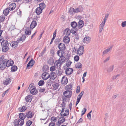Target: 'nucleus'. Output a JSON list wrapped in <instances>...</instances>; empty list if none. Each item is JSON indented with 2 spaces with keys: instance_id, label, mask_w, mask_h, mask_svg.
Instances as JSON below:
<instances>
[{
  "instance_id": "e2e57ef3",
  "label": "nucleus",
  "mask_w": 126,
  "mask_h": 126,
  "mask_svg": "<svg viewBox=\"0 0 126 126\" xmlns=\"http://www.w3.org/2000/svg\"><path fill=\"white\" fill-rule=\"evenodd\" d=\"M121 26L123 27H126V21L123 22L121 24Z\"/></svg>"
},
{
  "instance_id": "b1692460",
  "label": "nucleus",
  "mask_w": 126,
  "mask_h": 126,
  "mask_svg": "<svg viewBox=\"0 0 126 126\" xmlns=\"http://www.w3.org/2000/svg\"><path fill=\"white\" fill-rule=\"evenodd\" d=\"M65 120V119L64 117H60L58 120V124L59 125H60L61 124L64 122Z\"/></svg>"
},
{
  "instance_id": "c03bdc74",
  "label": "nucleus",
  "mask_w": 126,
  "mask_h": 126,
  "mask_svg": "<svg viewBox=\"0 0 126 126\" xmlns=\"http://www.w3.org/2000/svg\"><path fill=\"white\" fill-rule=\"evenodd\" d=\"M18 124L21 126H22L24 124V120L23 119H19L18 120Z\"/></svg>"
},
{
  "instance_id": "ea45409f",
  "label": "nucleus",
  "mask_w": 126,
  "mask_h": 126,
  "mask_svg": "<svg viewBox=\"0 0 126 126\" xmlns=\"http://www.w3.org/2000/svg\"><path fill=\"white\" fill-rule=\"evenodd\" d=\"M9 49V47L8 46L2 47V49L3 52H5L7 51Z\"/></svg>"
},
{
  "instance_id": "bb28decb",
  "label": "nucleus",
  "mask_w": 126,
  "mask_h": 126,
  "mask_svg": "<svg viewBox=\"0 0 126 126\" xmlns=\"http://www.w3.org/2000/svg\"><path fill=\"white\" fill-rule=\"evenodd\" d=\"M72 88V86L70 84H68L65 87V89L66 90V91H71Z\"/></svg>"
},
{
  "instance_id": "f257e3e1",
  "label": "nucleus",
  "mask_w": 126,
  "mask_h": 126,
  "mask_svg": "<svg viewBox=\"0 0 126 126\" xmlns=\"http://www.w3.org/2000/svg\"><path fill=\"white\" fill-rule=\"evenodd\" d=\"M66 61V58L64 56L60 57V58L56 61L54 63L55 67L60 69L62 65Z\"/></svg>"
},
{
  "instance_id": "4be33fe9",
  "label": "nucleus",
  "mask_w": 126,
  "mask_h": 126,
  "mask_svg": "<svg viewBox=\"0 0 126 126\" xmlns=\"http://www.w3.org/2000/svg\"><path fill=\"white\" fill-rule=\"evenodd\" d=\"M91 41V38L88 36L85 37L83 39L84 42L86 43L90 42Z\"/></svg>"
},
{
  "instance_id": "58836bf2",
  "label": "nucleus",
  "mask_w": 126,
  "mask_h": 126,
  "mask_svg": "<svg viewBox=\"0 0 126 126\" xmlns=\"http://www.w3.org/2000/svg\"><path fill=\"white\" fill-rule=\"evenodd\" d=\"M82 64L80 62H78L76 64L75 67L76 68H80L82 67Z\"/></svg>"
},
{
  "instance_id": "052dcab7",
  "label": "nucleus",
  "mask_w": 126,
  "mask_h": 126,
  "mask_svg": "<svg viewBox=\"0 0 126 126\" xmlns=\"http://www.w3.org/2000/svg\"><path fill=\"white\" fill-rule=\"evenodd\" d=\"M5 19L4 16H0V22H3Z\"/></svg>"
},
{
  "instance_id": "dca6fc26",
  "label": "nucleus",
  "mask_w": 126,
  "mask_h": 126,
  "mask_svg": "<svg viewBox=\"0 0 126 126\" xmlns=\"http://www.w3.org/2000/svg\"><path fill=\"white\" fill-rule=\"evenodd\" d=\"M16 5L15 3H12L10 4L9 7V9L10 10H13L16 7Z\"/></svg>"
},
{
  "instance_id": "72a5a7b5",
  "label": "nucleus",
  "mask_w": 126,
  "mask_h": 126,
  "mask_svg": "<svg viewBox=\"0 0 126 126\" xmlns=\"http://www.w3.org/2000/svg\"><path fill=\"white\" fill-rule=\"evenodd\" d=\"M59 85V84L57 83H54L53 85V89L54 90L57 89Z\"/></svg>"
},
{
  "instance_id": "49530a36",
  "label": "nucleus",
  "mask_w": 126,
  "mask_h": 126,
  "mask_svg": "<svg viewBox=\"0 0 126 126\" xmlns=\"http://www.w3.org/2000/svg\"><path fill=\"white\" fill-rule=\"evenodd\" d=\"M57 120V119L54 116H52L51 118V122L54 123L56 122Z\"/></svg>"
},
{
  "instance_id": "a878e982",
  "label": "nucleus",
  "mask_w": 126,
  "mask_h": 126,
  "mask_svg": "<svg viewBox=\"0 0 126 126\" xmlns=\"http://www.w3.org/2000/svg\"><path fill=\"white\" fill-rule=\"evenodd\" d=\"M84 22L83 21L80 20L78 23V27L79 28H80L83 26Z\"/></svg>"
},
{
  "instance_id": "a19ab883",
  "label": "nucleus",
  "mask_w": 126,
  "mask_h": 126,
  "mask_svg": "<svg viewBox=\"0 0 126 126\" xmlns=\"http://www.w3.org/2000/svg\"><path fill=\"white\" fill-rule=\"evenodd\" d=\"M48 70V67L46 65H44L42 69V70L43 71H46Z\"/></svg>"
},
{
  "instance_id": "2f4dec72",
  "label": "nucleus",
  "mask_w": 126,
  "mask_h": 126,
  "mask_svg": "<svg viewBox=\"0 0 126 126\" xmlns=\"http://www.w3.org/2000/svg\"><path fill=\"white\" fill-rule=\"evenodd\" d=\"M42 10L41 9L38 7L36 9V13L37 15H39L42 13Z\"/></svg>"
},
{
  "instance_id": "aec40b11",
  "label": "nucleus",
  "mask_w": 126,
  "mask_h": 126,
  "mask_svg": "<svg viewBox=\"0 0 126 126\" xmlns=\"http://www.w3.org/2000/svg\"><path fill=\"white\" fill-rule=\"evenodd\" d=\"M108 18L107 16H105L104 18L103 19V20L102 22L101 23L99 27L103 28V27L104 26L105 23L107 20Z\"/></svg>"
},
{
  "instance_id": "4c0bfd02",
  "label": "nucleus",
  "mask_w": 126,
  "mask_h": 126,
  "mask_svg": "<svg viewBox=\"0 0 126 126\" xmlns=\"http://www.w3.org/2000/svg\"><path fill=\"white\" fill-rule=\"evenodd\" d=\"M71 26L72 27V28H76L77 26V23L75 22H73L71 23Z\"/></svg>"
},
{
  "instance_id": "ddd939ff",
  "label": "nucleus",
  "mask_w": 126,
  "mask_h": 126,
  "mask_svg": "<svg viewBox=\"0 0 126 126\" xmlns=\"http://www.w3.org/2000/svg\"><path fill=\"white\" fill-rule=\"evenodd\" d=\"M6 62H0V69L1 70H4L6 67L7 65Z\"/></svg>"
},
{
  "instance_id": "6e6d98bb",
  "label": "nucleus",
  "mask_w": 126,
  "mask_h": 126,
  "mask_svg": "<svg viewBox=\"0 0 126 126\" xmlns=\"http://www.w3.org/2000/svg\"><path fill=\"white\" fill-rule=\"evenodd\" d=\"M87 109L85 108H84L83 109L82 111H81V115L82 116L83 115H84L86 112V111Z\"/></svg>"
},
{
  "instance_id": "7c9ffc66",
  "label": "nucleus",
  "mask_w": 126,
  "mask_h": 126,
  "mask_svg": "<svg viewBox=\"0 0 126 126\" xmlns=\"http://www.w3.org/2000/svg\"><path fill=\"white\" fill-rule=\"evenodd\" d=\"M39 6V8L41 9L42 10H43L46 7V6L44 3L42 2L40 4Z\"/></svg>"
},
{
  "instance_id": "20e7f679",
  "label": "nucleus",
  "mask_w": 126,
  "mask_h": 126,
  "mask_svg": "<svg viewBox=\"0 0 126 126\" xmlns=\"http://www.w3.org/2000/svg\"><path fill=\"white\" fill-rule=\"evenodd\" d=\"M69 113V111L68 109L65 108H62V110L61 113L62 116H66L68 115Z\"/></svg>"
},
{
  "instance_id": "f3484780",
  "label": "nucleus",
  "mask_w": 126,
  "mask_h": 126,
  "mask_svg": "<svg viewBox=\"0 0 126 126\" xmlns=\"http://www.w3.org/2000/svg\"><path fill=\"white\" fill-rule=\"evenodd\" d=\"M30 28L29 27H27L25 30V33L26 34L28 35H30L31 34V31Z\"/></svg>"
},
{
  "instance_id": "7ed1b4c3",
  "label": "nucleus",
  "mask_w": 126,
  "mask_h": 126,
  "mask_svg": "<svg viewBox=\"0 0 126 126\" xmlns=\"http://www.w3.org/2000/svg\"><path fill=\"white\" fill-rule=\"evenodd\" d=\"M84 47L83 46H80L77 50V54L79 56L82 55L84 52Z\"/></svg>"
},
{
  "instance_id": "3c124183",
  "label": "nucleus",
  "mask_w": 126,
  "mask_h": 126,
  "mask_svg": "<svg viewBox=\"0 0 126 126\" xmlns=\"http://www.w3.org/2000/svg\"><path fill=\"white\" fill-rule=\"evenodd\" d=\"M82 97L78 95L77 98V101L76 102V105L78 104L80 100Z\"/></svg>"
},
{
  "instance_id": "f704fd0d",
  "label": "nucleus",
  "mask_w": 126,
  "mask_h": 126,
  "mask_svg": "<svg viewBox=\"0 0 126 126\" xmlns=\"http://www.w3.org/2000/svg\"><path fill=\"white\" fill-rule=\"evenodd\" d=\"M5 56L3 55L0 57V62H6L7 59H5Z\"/></svg>"
},
{
  "instance_id": "5701e85b",
  "label": "nucleus",
  "mask_w": 126,
  "mask_h": 126,
  "mask_svg": "<svg viewBox=\"0 0 126 126\" xmlns=\"http://www.w3.org/2000/svg\"><path fill=\"white\" fill-rule=\"evenodd\" d=\"M71 32V31H70L68 28H66L65 29L64 31V32L65 34L66 35V36H69Z\"/></svg>"
},
{
  "instance_id": "a211bd4d",
  "label": "nucleus",
  "mask_w": 126,
  "mask_h": 126,
  "mask_svg": "<svg viewBox=\"0 0 126 126\" xmlns=\"http://www.w3.org/2000/svg\"><path fill=\"white\" fill-rule=\"evenodd\" d=\"M70 41L69 37L68 36H65L63 38V41L65 44L68 43Z\"/></svg>"
},
{
  "instance_id": "473e14b6",
  "label": "nucleus",
  "mask_w": 126,
  "mask_h": 126,
  "mask_svg": "<svg viewBox=\"0 0 126 126\" xmlns=\"http://www.w3.org/2000/svg\"><path fill=\"white\" fill-rule=\"evenodd\" d=\"M75 9L72 7H70L69 11V13L70 14H73L76 13H75Z\"/></svg>"
},
{
  "instance_id": "864d4df0",
  "label": "nucleus",
  "mask_w": 126,
  "mask_h": 126,
  "mask_svg": "<svg viewBox=\"0 0 126 126\" xmlns=\"http://www.w3.org/2000/svg\"><path fill=\"white\" fill-rule=\"evenodd\" d=\"M55 67L54 66H52L50 68V70L51 71H55L56 70Z\"/></svg>"
},
{
  "instance_id": "423d86ee",
  "label": "nucleus",
  "mask_w": 126,
  "mask_h": 126,
  "mask_svg": "<svg viewBox=\"0 0 126 126\" xmlns=\"http://www.w3.org/2000/svg\"><path fill=\"white\" fill-rule=\"evenodd\" d=\"M63 94L67 98H70L72 95V91H66L63 92Z\"/></svg>"
},
{
  "instance_id": "09e8293b",
  "label": "nucleus",
  "mask_w": 126,
  "mask_h": 126,
  "mask_svg": "<svg viewBox=\"0 0 126 126\" xmlns=\"http://www.w3.org/2000/svg\"><path fill=\"white\" fill-rule=\"evenodd\" d=\"M72 63V62L69 60H68L66 62V65L67 67H68L70 66Z\"/></svg>"
},
{
  "instance_id": "603ef678",
  "label": "nucleus",
  "mask_w": 126,
  "mask_h": 126,
  "mask_svg": "<svg viewBox=\"0 0 126 126\" xmlns=\"http://www.w3.org/2000/svg\"><path fill=\"white\" fill-rule=\"evenodd\" d=\"M44 83V80H40L38 82V85L39 86L43 85Z\"/></svg>"
},
{
  "instance_id": "f03ea898",
  "label": "nucleus",
  "mask_w": 126,
  "mask_h": 126,
  "mask_svg": "<svg viewBox=\"0 0 126 126\" xmlns=\"http://www.w3.org/2000/svg\"><path fill=\"white\" fill-rule=\"evenodd\" d=\"M29 90H30V93L32 95H35L38 93V91L35 87L34 86V84L33 83L31 84L28 88Z\"/></svg>"
},
{
  "instance_id": "9b49d317",
  "label": "nucleus",
  "mask_w": 126,
  "mask_h": 126,
  "mask_svg": "<svg viewBox=\"0 0 126 126\" xmlns=\"http://www.w3.org/2000/svg\"><path fill=\"white\" fill-rule=\"evenodd\" d=\"M59 48L61 50H64L65 49V45L63 43H61L58 46Z\"/></svg>"
},
{
  "instance_id": "de8ad7c7",
  "label": "nucleus",
  "mask_w": 126,
  "mask_h": 126,
  "mask_svg": "<svg viewBox=\"0 0 126 126\" xmlns=\"http://www.w3.org/2000/svg\"><path fill=\"white\" fill-rule=\"evenodd\" d=\"M79 57L77 55H75L74 57V59L75 61L78 62L79 59Z\"/></svg>"
},
{
  "instance_id": "c9c22d12",
  "label": "nucleus",
  "mask_w": 126,
  "mask_h": 126,
  "mask_svg": "<svg viewBox=\"0 0 126 126\" xmlns=\"http://www.w3.org/2000/svg\"><path fill=\"white\" fill-rule=\"evenodd\" d=\"M9 9L7 8L3 11V13L5 16H7L8 15L9 12Z\"/></svg>"
},
{
  "instance_id": "0e129e2a",
  "label": "nucleus",
  "mask_w": 126,
  "mask_h": 126,
  "mask_svg": "<svg viewBox=\"0 0 126 126\" xmlns=\"http://www.w3.org/2000/svg\"><path fill=\"white\" fill-rule=\"evenodd\" d=\"M61 107L62 108H65L66 104L65 102H63L61 104Z\"/></svg>"
},
{
  "instance_id": "37998d69",
  "label": "nucleus",
  "mask_w": 126,
  "mask_h": 126,
  "mask_svg": "<svg viewBox=\"0 0 126 126\" xmlns=\"http://www.w3.org/2000/svg\"><path fill=\"white\" fill-rule=\"evenodd\" d=\"M47 49V47H45L43 51L40 54L39 56L41 57L46 52Z\"/></svg>"
},
{
  "instance_id": "13d9d810",
  "label": "nucleus",
  "mask_w": 126,
  "mask_h": 126,
  "mask_svg": "<svg viewBox=\"0 0 126 126\" xmlns=\"http://www.w3.org/2000/svg\"><path fill=\"white\" fill-rule=\"evenodd\" d=\"M63 73V70L61 69H59L58 70V74L59 75H61Z\"/></svg>"
},
{
  "instance_id": "9d476101",
  "label": "nucleus",
  "mask_w": 126,
  "mask_h": 126,
  "mask_svg": "<svg viewBox=\"0 0 126 126\" xmlns=\"http://www.w3.org/2000/svg\"><path fill=\"white\" fill-rule=\"evenodd\" d=\"M75 13H77L81 12L83 10V8L82 6L80 5L75 9Z\"/></svg>"
},
{
  "instance_id": "6e6552de",
  "label": "nucleus",
  "mask_w": 126,
  "mask_h": 126,
  "mask_svg": "<svg viewBox=\"0 0 126 126\" xmlns=\"http://www.w3.org/2000/svg\"><path fill=\"white\" fill-rule=\"evenodd\" d=\"M50 77V75L47 72H44L42 75V78L44 80H46L48 79Z\"/></svg>"
},
{
  "instance_id": "774afa93",
  "label": "nucleus",
  "mask_w": 126,
  "mask_h": 126,
  "mask_svg": "<svg viewBox=\"0 0 126 126\" xmlns=\"http://www.w3.org/2000/svg\"><path fill=\"white\" fill-rule=\"evenodd\" d=\"M49 126H55V125L53 122H51L49 123Z\"/></svg>"
},
{
  "instance_id": "4468645a",
  "label": "nucleus",
  "mask_w": 126,
  "mask_h": 126,
  "mask_svg": "<svg viewBox=\"0 0 126 126\" xmlns=\"http://www.w3.org/2000/svg\"><path fill=\"white\" fill-rule=\"evenodd\" d=\"M10 45L13 48H15L18 46V44L16 41H13L11 42Z\"/></svg>"
},
{
  "instance_id": "69168bd1",
  "label": "nucleus",
  "mask_w": 126,
  "mask_h": 126,
  "mask_svg": "<svg viewBox=\"0 0 126 126\" xmlns=\"http://www.w3.org/2000/svg\"><path fill=\"white\" fill-rule=\"evenodd\" d=\"M32 0H23V2L25 3H29V2H31Z\"/></svg>"
},
{
  "instance_id": "412c9836",
  "label": "nucleus",
  "mask_w": 126,
  "mask_h": 126,
  "mask_svg": "<svg viewBox=\"0 0 126 126\" xmlns=\"http://www.w3.org/2000/svg\"><path fill=\"white\" fill-rule=\"evenodd\" d=\"M32 99V96L31 95H29L26 96L25 99L27 102H31Z\"/></svg>"
},
{
  "instance_id": "6ab92c4d",
  "label": "nucleus",
  "mask_w": 126,
  "mask_h": 126,
  "mask_svg": "<svg viewBox=\"0 0 126 126\" xmlns=\"http://www.w3.org/2000/svg\"><path fill=\"white\" fill-rule=\"evenodd\" d=\"M34 114L31 111H29L26 114V116L28 118H30L33 116Z\"/></svg>"
},
{
  "instance_id": "5fc2aeb1",
  "label": "nucleus",
  "mask_w": 126,
  "mask_h": 126,
  "mask_svg": "<svg viewBox=\"0 0 126 126\" xmlns=\"http://www.w3.org/2000/svg\"><path fill=\"white\" fill-rule=\"evenodd\" d=\"M32 123L31 121L29 120L26 123V125L28 126H30L32 124Z\"/></svg>"
},
{
  "instance_id": "0eeeda50",
  "label": "nucleus",
  "mask_w": 126,
  "mask_h": 126,
  "mask_svg": "<svg viewBox=\"0 0 126 126\" xmlns=\"http://www.w3.org/2000/svg\"><path fill=\"white\" fill-rule=\"evenodd\" d=\"M34 61L33 60V59H32L27 65V69L32 68L34 64Z\"/></svg>"
},
{
  "instance_id": "cd10ccee",
  "label": "nucleus",
  "mask_w": 126,
  "mask_h": 126,
  "mask_svg": "<svg viewBox=\"0 0 126 126\" xmlns=\"http://www.w3.org/2000/svg\"><path fill=\"white\" fill-rule=\"evenodd\" d=\"M27 109L26 107L25 106L20 107L18 108V110L20 112H24Z\"/></svg>"
},
{
  "instance_id": "1a4fd4ad",
  "label": "nucleus",
  "mask_w": 126,
  "mask_h": 126,
  "mask_svg": "<svg viewBox=\"0 0 126 126\" xmlns=\"http://www.w3.org/2000/svg\"><path fill=\"white\" fill-rule=\"evenodd\" d=\"M6 63L7 67H8L12 65L14 63L13 61L12 60H9L8 61L7 60Z\"/></svg>"
},
{
  "instance_id": "a18cd8bd",
  "label": "nucleus",
  "mask_w": 126,
  "mask_h": 126,
  "mask_svg": "<svg viewBox=\"0 0 126 126\" xmlns=\"http://www.w3.org/2000/svg\"><path fill=\"white\" fill-rule=\"evenodd\" d=\"M17 69V67L16 66H14L11 67V71L12 72L16 71Z\"/></svg>"
},
{
  "instance_id": "2eb2a0df",
  "label": "nucleus",
  "mask_w": 126,
  "mask_h": 126,
  "mask_svg": "<svg viewBox=\"0 0 126 126\" xmlns=\"http://www.w3.org/2000/svg\"><path fill=\"white\" fill-rule=\"evenodd\" d=\"M37 24L36 22L35 21H33L31 23L30 28L31 29H32L34 28L36 26Z\"/></svg>"
},
{
  "instance_id": "c756f323",
  "label": "nucleus",
  "mask_w": 126,
  "mask_h": 126,
  "mask_svg": "<svg viewBox=\"0 0 126 126\" xmlns=\"http://www.w3.org/2000/svg\"><path fill=\"white\" fill-rule=\"evenodd\" d=\"M8 43L7 41L4 40L1 43V45L2 47L8 46Z\"/></svg>"
},
{
  "instance_id": "338daca9",
  "label": "nucleus",
  "mask_w": 126,
  "mask_h": 126,
  "mask_svg": "<svg viewBox=\"0 0 126 126\" xmlns=\"http://www.w3.org/2000/svg\"><path fill=\"white\" fill-rule=\"evenodd\" d=\"M10 82V80L8 79H6L5 80L4 83L6 85L8 84Z\"/></svg>"
},
{
  "instance_id": "f8f14e48",
  "label": "nucleus",
  "mask_w": 126,
  "mask_h": 126,
  "mask_svg": "<svg viewBox=\"0 0 126 126\" xmlns=\"http://www.w3.org/2000/svg\"><path fill=\"white\" fill-rule=\"evenodd\" d=\"M73 72V69L71 68H67L65 71V73L67 75H71Z\"/></svg>"
},
{
  "instance_id": "bf43d9fd",
  "label": "nucleus",
  "mask_w": 126,
  "mask_h": 126,
  "mask_svg": "<svg viewBox=\"0 0 126 126\" xmlns=\"http://www.w3.org/2000/svg\"><path fill=\"white\" fill-rule=\"evenodd\" d=\"M48 62L49 64H53V60L52 59H49L48 61Z\"/></svg>"
},
{
  "instance_id": "e433bc0d",
  "label": "nucleus",
  "mask_w": 126,
  "mask_h": 126,
  "mask_svg": "<svg viewBox=\"0 0 126 126\" xmlns=\"http://www.w3.org/2000/svg\"><path fill=\"white\" fill-rule=\"evenodd\" d=\"M57 55L59 56L60 57L64 56H63L64 52L63 51H62L61 52V50H58L57 51Z\"/></svg>"
},
{
  "instance_id": "39448f33",
  "label": "nucleus",
  "mask_w": 126,
  "mask_h": 126,
  "mask_svg": "<svg viewBox=\"0 0 126 126\" xmlns=\"http://www.w3.org/2000/svg\"><path fill=\"white\" fill-rule=\"evenodd\" d=\"M68 81L67 78L66 77L64 76L62 79L61 80V83L63 85H65L67 83Z\"/></svg>"
},
{
  "instance_id": "c85d7f7f",
  "label": "nucleus",
  "mask_w": 126,
  "mask_h": 126,
  "mask_svg": "<svg viewBox=\"0 0 126 126\" xmlns=\"http://www.w3.org/2000/svg\"><path fill=\"white\" fill-rule=\"evenodd\" d=\"M20 119L24 120L26 118V115L23 113H19V115Z\"/></svg>"
},
{
  "instance_id": "79ce46f5",
  "label": "nucleus",
  "mask_w": 126,
  "mask_h": 126,
  "mask_svg": "<svg viewBox=\"0 0 126 126\" xmlns=\"http://www.w3.org/2000/svg\"><path fill=\"white\" fill-rule=\"evenodd\" d=\"M77 29L76 28H73L72 29L71 31H72V34H76L77 33Z\"/></svg>"
},
{
  "instance_id": "393cba45",
  "label": "nucleus",
  "mask_w": 126,
  "mask_h": 126,
  "mask_svg": "<svg viewBox=\"0 0 126 126\" xmlns=\"http://www.w3.org/2000/svg\"><path fill=\"white\" fill-rule=\"evenodd\" d=\"M50 75V78L51 79L54 80L56 77L57 76L54 72L51 73Z\"/></svg>"
},
{
  "instance_id": "8fccbe9b",
  "label": "nucleus",
  "mask_w": 126,
  "mask_h": 126,
  "mask_svg": "<svg viewBox=\"0 0 126 126\" xmlns=\"http://www.w3.org/2000/svg\"><path fill=\"white\" fill-rule=\"evenodd\" d=\"M110 48H109L105 50L103 52V54H104L107 53L110 51Z\"/></svg>"
},
{
  "instance_id": "680f3d73",
  "label": "nucleus",
  "mask_w": 126,
  "mask_h": 126,
  "mask_svg": "<svg viewBox=\"0 0 126 126\" xmlns=\"http://www.w3.org/2000/svg\"><path fill=\"white\" fill-rule=\"evenodd\" d=\"M25 39V38L23 36H22L19 39V41H24Z\"/></svg>"
},
{
  "instance_id": "4d7b16f0",
  "label": "nucleus",
  "mask_w": 126,
  "mask_h": 126,
  "mask_svg": "<svg viewBox=\"0 0 126 126\" xmlns=\"http://www.w3.org/2000/svg\"><path fill=\"white\" fill-rule=\"evenodd\" d=\"M80 86H77L76 90V92L77 93H79L80 92Z\"/></svg>"
}]
</instances>
